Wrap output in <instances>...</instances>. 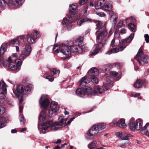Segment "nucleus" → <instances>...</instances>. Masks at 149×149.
<instances>
[{
	"label": "nucleus",
	"mask_w": 149,
	"mask_h": 149,
	"mask_svg": "<svg viewBox=\"0 0 149 149\" xmlns=\"http://www.w3.org/2000/svg\"><path fill=\"white\" fill-rule=\"evenodd\" d=\"M58 122H53L52 120L48 121L42 125H39L38 128L40 133H45L48 129L53 131L60 130L64 124L66 122L67 118L64 119L62 117L60 116L58 118Z\"/></svg>",
	"instance_id": "nucleus-1"
},
{
	"label": "nucleus",
	"mask_w": 149,
	"mask_h": 149,
	"mask_svg": "<svg viewBox=\"0 0 149 149\" xmlns=\"http://www.w3.org/2000/svg\"><path fill=\"white\" fill-rule=\"evenodd\" d=\"M96 26L97 27L95 29H98V30L95 33L96 35L97 36L96 38L97 42L102 46L106 43L107 37H109L112 34L113 32L112 31V29H110L107 35V30L105 27L103 26L104 24L102 22L97 21Z\"/></svg>",
	"instance_id": "nucleus-2"
},
{
	"label": "nucleus",
	"mask_w": 149,
	"mask_h": 149,
	"mask_svg": "<svg viewBox=\"0 0 149 149\" xmlns=\"http://www.w3.org/2000/svg\"><path fill=\"white\" fill-rule=\"evenodd\" d=\"M143 121L140 119H137L135 121L133 118H131L129 121L128 126L130 129L132 130H140L141 134H145L146 130L148 131L149 128V123L146 124L142 127Z\"/></svg>",
	"instance_id": "nucleus-3"
},
{
	"label": "nucleus",
	"mask_w": 149,
	"mask_h": 149,
	"mask_svg": "<svg viewBox=\"0 0 149 149\" xmlns=\"http://www.w3.org/2000/svg\"><path fill=\"white\" fill-rule=\"evenodd\" d=\"M112 8V3L111 1H108L106 2L104 6L102 8V10L105 11H109V14L111 17V18L113 19V25L114 27L116 23V20L118 17L117 14L116 12L111 11Z\"/></svg>",
	"instance_id": "nucleus-4"
},
{
	"label": "nucleus",
	"mask_w": 149,
	"mask_h": 149,
	"mask_svg": "<svg viewBox=\"0 0 149 149\" xmlns=\"http://www.w3.org/2000/svg\"><path fill=\"white\" fill-rule=\"evenodd\" d=\"M73 44V42L71 41L68 42L67 44L62 43L59 46L60 52L65 56V58L69 57L71 55L70 47Z\"/></svg>",
	"instance_id": "nucleus-5"
},
{
	"label": "nucleus",
	"mask_w": 149,
	"mask_h": 149,
	"mask_svg": "<svg viewBox=\"0 0 149 149\" xmlns=\"http://www.w3.org/2000/svg\"><path fill=\"white\" fill-rule=\"evenodd\" d=\"M92 92V88L90 87L85 88L82 89L80 88H78L76 92L77 95L81 97H83L86 93H87L89 96L91 97L93 95Z\"/></svg>",
	"instance_id": "nucleus-6"
},
{
	"label": "nucleus",
	"mask_w": 149,
	"mask_h": 149,
	"mask_svg": "<svg viewBox=\"0 0 149 149\" xmlns=\"http://www.w3.org/2000/svg\"><path fill=\"white\" fill-rule=\"evenodd\" d=\"M134 58L138 62L139 64L141 63L140 60L143 61L144 64H147L148 60L149 59V57L144 54L142 51L139 49L138 53Z\"/></svg>",
	"instance_id": "nucleus-7"
},
{
	"label": "nucleus",
	"mask_w": 149,
	"mask_h": 149,
	"mask_svg": "<svg viewBox=\"0 0 149 149\" xmlns=\"http://www.w3.org/2000/svg\"><path fill=\"white\" fill-rule=\"evenodd\" d=\"M7 4L9 8L11 9L16 8H17V5L15 3V0H9L7 2L6 0H0V7L3 8Z\"/></svg>",
	"instance_id": "nucleus-8"
},
{
	"label": "nucleus",
	"mask_w": 149,
	"mask_h": 149,
	"mask_svg": "<svg viewBox=\"0 0 149 149\" xmlns=\"http://www.w3.org/2000/svg\"><path fill=\"white\" fill-rule=\"evenodd\" d=\"M134 35V33H132L127 39H125L120 42L118 47L120 51H122L126 47L127 43H129L132 40Z\"/></svg>",
	"instance_id": "nucleus-9"
},
{
	"label": "nucleus",
	"mask_w": 149,
	"mask_h": 149,
	"mask_svg": "<svg viewBox=\"0 0 149 149\" xmlns=\"http://www.w3.org/2000/svg\"><path fill=\"white\" fill-rule=\"evenodd\" d=\"M32 49L31 46L29 45H27L24 49L20 56L19 58L24 60L26 57L29 56L31 52Z\"/></svg>",
	"instance_id": "nucleus-10"
},
{
	"label": "nucleus",
	"mask_w": 149,
	"mask_h": 149,
	"mask_svg": "<svg viewBox=\"0 0 149 149\" xmlns=\"http://www.w3.org/2000/svg\"><path fill=\"white\" fill-rule=\"evenodd\" d=\"M100 132H98L96 126L93 125L88 130L86 134V138L87 139H91L97 135Z\"/></svg>",
	"instance_id": "nucleus-11"
},
{
	"label": "nucleus",
	"mask_w": 149,
	"mask_h": 149,
	"mask_svg": "<svg viewBox=\"0 0 149 149\" xmlns=\"http://www.w3.org/2000/svg\"><path fill=\"white\" fill-rule=\"evenodd\" d=\"M6 85L3 81H0V99H3L6 94Z\"/></svg>",
	"instance_id": "nucleus-12"
},
{
	"label": "nucleus",
	"mask_w": 149,
	"mask_h": 149,
	"mask_svg": "<svg viewBox=\"0 0 149 149\" xmlns=\"http://www.w3.org/2000/svg\"><path fill=\"white\" fill-rule=\"evenodd\" d=\"M50 109L48 111L49 116L51 117L54 113L57 112L58 109V103L54 102H52L51 103Z\"/></svg>",
	"instance_id": "nucleus-13"
},
{
	"label": "nucleus",
	"mask_w": 149,
	"mask_h": 149,
	"mask_svg": "<svg viewBox=\"0 0 149 149\" xmlns=\"http://www.w3.org/2000/svg\"><path fill=\"white\" fill-rule=\"evenodd\" d=\"M39 102L41 106L45 109L48 107L49 104V100L44 95H42L39 101Z\"/></svg>",
	"instance_id": "nucleus-14"
},
{
	"label": "nucleus",
	"mask_w": 149,
	"mask_h": 149,
	"mask_svg": "<svg viewBox=\"0 0 149 149\" xmlns=\"http://www.w3.org/2000/svg\"><path fill=\"white\" fill-rule=\"evenodd\" d=\"M13 93L16 95V96L19 97L21 93L24 91V86L20 85L17 86L16 89L15 90L13 89Z\"/></svg>",
	"instance_id": "nucleus-15"
},
{
	"label": "nucleus",
	"mask_w": 149,
	"mask_h": 149,
	"mask_svg": "<svg viewBox=\"0 0 149 149\" xmlns=\"http://www.w3.org/2000/svg\"><path fill=\"white\" fill-rule=\"evenodd\" d=\"M98 43L99 45L98 44L95 45L91 51V54L92 55H95L97 54L100 51L101 47L104 46H102L101 44H100Z\"/></svg>",
	"instance_id": "nucleus-16"
},
{
	"label": "nucleus",
	"mask_w": 149,
	"mask_h": 149,
	"mask_svg": "<svg viewBox=\"0 0 149 149\" xmlns=\"http://www.w3.org/2000/svg\"><path fill=\"white\" fill-rule=\"evenodd\" d=\"M106 81L107 83V84L109 85H104L103 88L105 90H107L109 89L111 87V85L113 84V79L111 78V76H109L107 77L106 78Z\"/></svg>",
	"instance_id": "nucleus-17"
},
{
	"label": "nucleus",
	"mask_w": 149,
	"mask_h": 149,
	"mask_svg": "<svg viewBox=\"0 0 149 149\" xmlns=\"http://www.w3.org/2000/svg\"><path fill=\"white\" fill-rule=\"evenodd\" d=\"M23 107L22 106H19V112L20 115H19V119L21 123V125L22 127H23L25 125V120L24 119V116L22 114L23 109Z\"/></svg>",
	"instance_id": "nucleus-18"
},
{
	"label": "nucleus",
	"mask_w": 149,
	"mask_h": 149,
	"mask_svg": "<svg viewBox=\"0 0 149 149\" xmlns=\"http://www.w3.org/2000/svg\"><path fill=\"white\" fill-rule=\"evenodd\" d=\"M106 3L105 0H98L95 5V8L97 9H102Z\"/></svg>",
	"instance_id": "nucleus-19"
},
{
	"label": "nucleus",
	"mask_w": 149,
	"mask_h": 149,
	"mask_svg": "<svg viewBox=\"0 0 149 149\" xmlns=\"http://www.w3.org/2000/svg\"><path fill=\"white\" fill-rule=\"evenodd\" d=\"M88 73L89 75L93 77L98 75L99 71L96 68H93L88 71Z\"/></svg>",
	"instance_id": "nucleus-20"
},
{
	"label": "nucleus",
	"mask_w": 149,
	"mask_h": 149,
	"mask_svg": "<svg viewBox=\"0 0 149 149\" xmlns=\"http://www.w3.org/2000/svg\"><path fill=\"white\" fill-rule=\"evenodd\" d=\"M110 73L111 75L113 76L116 81L118 80L121 78V73L120 72H117L114 71H111Z\"/></svg>",
	"instance_id": "nucleus-21"
},
{
	"label": "nucleus",
	"mask_w": 149,
	"mask_h": 149,
	"mask_svg": "<svg viewBox=\"0 0 149 149\" xmlns=\"http://www.w3.org/2000/svg\"><path fill=\"white\" fill-rule=\"evenodd\" d=\"M33 37L30 34H28L26 35V37L27 39V41L29 43L32 44L36 42V38Z\"/></svg>",
	"instance_id": "nucleus-22"
},
{
	"label": "nucleus",
	"mask_w": 149,
	"mask_h": 149,
	"mask_svg": "<svg viewBox=\"0 0 149 149\" xmlns=\"http://www.w3.org/2000/svg\"><path fill=\"white\" fill-rule=\"evenodd\" d=\"M77 8V6L76 4H72L71 5H70L69 10L71 15H74L76 13Z\"/></svg>",
	"instance_id": "nucleus-23"
},
{
	"label": "nucleus",
	"mask_w": 149,
	"mask_h": 149,
	"mask_svg": "<svg viewBox=\"0 0 149 149\" xmlns=\"http://www.w3.org/2000/svg\"><path fill=\"white\" fill-rule=\"evenodd\" d=\"M116 125L121 128H125L127 126L126 125L124 120L120 119L116 123Z\"/></svg>",
	"instance_id": "nucleus-24"
},
{
	"label": "nucleus",
	"mask_w": 149,
	"mask_h": 149,
	"mask_svg": "<svg viewBox=\"0 0 149 149\" xmlns=\"http://www.w3.org/2000/svg\"><path fill=\"white\" fill-rule=\"evenodd\" d=\"M92 91V93L93 94V96L95 95L101 94L102 93V89L97 86L95 87L94 88L93 91Z\"/></svg>",
	"instance_id": "nucleus-25"
},
{
	"label": "nucleus",
	"mask_w": 149,
	"mask_h": 149,
	"mask_svg": "<svg viewBox=\"0 0 149 149\" xmlns=\"http://www.w3.org/2000/svg\"><path fill=\"white\" fill-rule=\"evenodd\" d=\"M8 121L5 117H0V128H2L6 126L5 123Z\"/></svg>",
	"instance_id": "nucleus-26"
},
{
	"label": "nucleus",
	"mask_w": 149,
	"mask_h": 149,
	"mask_svg": "<svg viewBox=\"0 0 149 149\" xmlns=\"http://www.w3.org/2000/svg\"><path fill=\"white\" fill-rule=\"evenodd\" d=\"M46 113L45 110L41 112L39 116V120L41 123L44 121L46 116Z\"/></svg>",
	"instance_id": "nucleus-27"
},
{
	"label": "nucleus",
	"mask_w": 149,
	"mask_h": 149,
	"mask_svg": "<svg viewBox=\"0 0 149 149\" xmlns=\"http://www.w3.org/2000/svg\"><path fill=\"white\" fill-rule=\"evenodd\" d=\"M94 125L96 126V127L99 132L104 129L106 127V125L103 123H98Z\"/></svg>",
	"instance_id": "nucleus-28"
},
{
	"label": "nucleus",
	"mask_w": 149,
	"mask_h": 149,
	"mask_svg": "<svg viewBox=\"0 0 149 149\" xmlns=\"http://www.w3.org/2000/svg\"><path fill=\"white\" fill-rule=\"evenodd\" d=\"M80 85L81 87L85 86L86 84L89 83V81L85 77L82 78L80 81Z\"/></svg>",
	"instance_id": "nucleus-29"
},
{
	"label": "nucleus",
	"mask_w": 149,
	"mask_h": 149,
	"mask_svg": "<svg viewBox=\"0 0 149 149\" xmlns=\"http://www.w3.org/2000/svg\"><path fill=\"white\" fill-rule=\"evenodd\" d=\"M91 21V19L88 18H81L78 20L77 24L79 26H80L82 24L84 23L90 22Z\"/></svg>",
	"instance_id": "nucleus-30"
},
{
	"label": "nucleus",
	"mask_w": 149,
	"mask_h": 149,
	"mask_svg": "<svg viewBox=\"0 0 149 149\" xmlns=\"http://www.w3.org/2000/svg\"><path fill=\"white\" fill-rule=\"evenodd\" d=\"M34 38L36 39L38 38L41 36V34L38 31L34 30L31 33V34Z\"/></svg>",
	"instance_id": "nucleus-31"
},
{
	"label": "nucleus",
	"mask_w": 149,
	"mask_h": 149,
	"mask_svg": "<svg viewBox=\"0 0 149 149\" xmlns=\"http://www.w3.org/2000/svg\"><path fill=\"white\" fill-rule=\"evenodd\" d=\"M7 44L6 43H3L0 49V55H3L6 49Z\"/></svg>",
	"instance_id": "nucleus-32"
},
{
	"label": "nucleus",
	"mask_w": 149,
	"mask_h": 149,
	"mask_svg": "<svg viewBox=\"0 0 149 149\" xmlns=\"http://www.w3.org/2000/svg\"><path fill=\"white\" fill-rule=\"evenodd\" d=\"M70 49H71L70 52L71 51L74 53H79L77 46L74 45V43L70 47Z\"/></svg>",
	"instance_id": "nucleus-33"
},
{
	"label": "nucleus",
	"mask_w": 149,
	"mask_h": 149,
	"mask_svg": "<svg viewBox=\"0 0 149 149\" xmlns=\"http://www.w3.org/2000/svg\"><path fill=\"white\" fill-rule=\"evenodd\" d=\"M133 136L130 134L125 133L123 134L121 139L123 140H129V137H132Z\"/></svg>",
	"instance_id": "nucleus-34"
},
{
	"label": "nucleus",
	"mask_w": 149,
	"mask_h": 149,
	"mask_svg": "<svg viewBox=\"0 0 149 149\" xmlns=\"http://www.w3.org/2000/svg\"><path fill=\"white\" fill-rule=\"evenodd\" d=\"M97 142L95 141H93L88 145V147L90 149H96Z\"/></svg>",
	"instance_id": "nucleus-35"
},
{
	"label": "nucleus",
	"mask_w": 149,
	"mask_h": 149,
	"mask_svg": "<svg viewBox=\"0 0 149 149\" xmlns=\"http://www.w3.org/2000/svg\"><path fill=\"white\" fill-rule=\"evenodd\" d=\"M124 22L127 24L128 23H131L132 22H134L135 21V19L132 17H129L125 19L124 20Z\"/></svg>",
	"instance_id": "nucleus-36"
},
{
	"label": "nucleus",
	"mask_w": 149,
	"mask_h": 149,
	"mask_svg": "<svg viewBox=\"0 0 149 149\" xmlns=\"http://www.w3.org/2000/svg\"><path fill=\"white\" fill-rule=\"evenodd\" d=\"M143 81L140 80H138L135 83L134 86L135 88H140L142 85Z\"/></svg>",
	"instance_id": "nucleus-37"
},
{
	"label": "nucleus",
	"mask_w": 149,
	"mask_h": 149,
	"mask_svg": "<svg viewBox=\"0 0 149 149\" xmlns=\"http://www.w3.org/2000/svg\"><path fill=\"white\" fill-rule=\"evenodd\" d=\"M118 49L116 48H114L113 49H111L106 52V54H110L112 53H115L118 52L119 51Z\"/></svg>",
	"instance_id": "nucleus-38"
},
{
	"label": "nucleus",
	"mask_w": 149,
	"mask_h": 149,
	"mask_svg": "<svg viewBox=\"0 0 149 149\" xmlns=\"http://www.w3.org/2000/svg\"><path fill=\"white\" fill-rule=\"evenodd\" d=\"M33 86L32 84H30L26 86V87H24V91L25 93H29L30 92L33 88Z\"/></svg>",
	"instance_id": "nucleus-39"
},
{
	"label": "nucleus",
	"mask_w": 149,
	"mask_h": 149,
	"mask_svg": "<svg viewBox=\"0 0 149 149\" xmlns=\"http://www.w3.org/2000/svg\"><path fill=\"white\" fill-rule=\"evenodd\" d=\"M9 69L10 70H17L20 69V67H17L15 65H12V64H10L9 65Z\"/></svg>",
	"instance_id": "nucleus-40"
},
{
	"label": "nucleus",
	"mask_w": 149,
	"mask_h": 149,
	"mask_svg": "<svg viewBox=\"0 0 149 149\" xmlns=\"http://www.w3.org/2000/svg\"><path fill=\"white\" fill-rule=\"evenodd\" d=\"M129 28L133 31L135 32L136 30V27L135 25L131 23H130L128 24Z\"/></svg>",
	"instance_id": "nucleus-41"
},
{
	"label": "nucleus",
	"mask_w": 149,
	"mask_h": 149,
	"mask_svg": "<svg viewBox=\"0 0 149 149\" xmlns=\"http://www.w3.org/2000/svg\"><path fill=\"white\" fill-rule=\"evenodd\" d=\"M21 60V59L19 58V59H17L15 60V63L16 64V66H17V67L19 66L20 69L21 68V66L22 64V62Z\"/></svg>",
	"instance_id": "nucleus-42"
},
{
	"label": "nucleus",
	"mask_w": 149,
	"mask_h": 149,
	"mask_svg": "<svg viewBox=\"0 0 149 149\" xmlns=\"http://www.w3.org/2000/svg\"><path fill=\"white\" fill-rule=\"evenodd\" d=\"M10 44L12 45H17L19 43V42L17 38L13 39L9 42Z\"/></svg>",
	"instance_id": "nucleus-43"
},
{
	"label": "nucleus",
	"mask_w": 149,
	"mask_h": 149,
	"mask_svg": "<svg viewBox=\"0 0 149 149\" xmlns=\"http://www.w3.org/2000/svg\"><path fill=\"white\" fill-rule=\"evenodd\" d=\"M6 108L3 106L0 105V115H3L5 112Z\"/></svg>",
	"instance_id": "nucleus-44"
},
{
	"label": "nucleus",
	"mask_w": 149,
	"mask_h": 149,
	"mask_svg": "<svg viewBox=\"0 0 149 149\" xmlns=\"http://www.w3.org/2000/svg\"><path fill=\"white\" fill-rule=\"evenodd\" d=\"M24 1V0H15V3L18 5H22Z\"/></svg>",
	"instance_id": "nucleus-45"
},
{
	"label": "nucleus",
	"mask_w": 149,
	"mask_h": 149,
	"mask_svg": "<svg viewBox=\"0 0 149 149\" xmlns=\"http://www.w3.org/2000/svg\"><path fill=\"white\" fill-rule=\"evenodd\" d=\"M71 19V17H68V18L67 19H66L65 18L63 19V22H62V24L63 25L66 24H67V23H68V20H70Z\"/></svg>",
	"instance_id": "nucleus-46"
},
{
	"label": "nucleus",
	"mask_w": 149,
	"mask_h": 149,
	"mask_svg": "<svg viewBox=\"0 0 149 149\" xmlns=\"http://www.w3.org/2000/svg\"><path fill=\"white\" fill-rule=\"evenodd\" d=\"M93 80V82H94L96 84H97L98 83V79L95 76L91 77Z\"/></svg>",
	"instance_id": "nucleus-47"
},
{
	"label": "nucleus",
	"mask_w": 149,
	"mask_h": 149,
	"mask_svg": "<svg viewBox=\"0 0 149 149\" xmlns=\"http://www.w3.org/2000/svg\"><path fill=\"white\" fill-rule=\"evenodd\" d=\"M53 50H54L56 53H58L60 51V49L58 48L57 47L54 46L52 49Z\"/></svg>",
	"instance_id": "nucleus-48"
},
{
	"label": "nucleus",
	"mask_w": 149,
	"mask_h": 149,
	"mask_svg": "<svg viewBox=\"0 0 149 149\" xmlns=\"http://www.w3.org/2000/svg\"><path fill=\"white\" fill-rule=\"evenodd\" d=\"M96 14L100 17H104L106 16V14L103 12L96 13Z\"/></svg>",
	"instance_id": "nucleus-49"
},
{
	"label": "nucleus",
	"mask_w": 149,
	"mask_h": 149,
	"mask_svg": "<svg viewBox=\"0 0 149 149\" xmlns=\"http://www.w3.org/2000/svg\"><path fill=\"white\" fill-rule=\"evenodd\" d=\"M145 40L146 43L149 42V36L148 34H146L144 36Z\"/></svg>",
	"instance_id": "nucleus-50"
},
{
	"label": "nucleus",
	"mask_w": 149,
	"mask_h": 149,
	"mask_svg": "<svg viewBox=\"0 0 149 149\" xmlns=\"http://www.w3.org/2000/svg\"><path fill=\"white\" fill-rule=\"evenodd\" d=\"M52 74L53 75H55L57 73H59V71L56 69H53L52 70Z\"/></svg>",
	"instance_id": "nucleus-51"
},
{
	"label": "nucleus",
	"mask_w": 149,
	"mask_h": 149,
	"mask_svg": "<svg viewBox=\"0 0 149 149\" xmlns=\"http://www.w3.org/2000/svg\"><path fill=\"white\" fill-rule=\"evenodd\" d=\"M122 133L121 132H118L116 133V135L118 138H120L122 135Z\"/></svg>",
	"instance_id": "nucleus-52"
},
{
	"label": "nucleus",
	"mask_w": 149,
	"mask_h": 149,
	"mask_svg": "<svg viewBox=\"0 0 149 149\" xmlns=\"http://www.w3.org/2000/svg\"><path fill=\"white\" fill-rule=\"evenodd\" d=\"M117 123L116 121L115 120H113L112 122L109 123V125L111 126H114Z\"/></svg>",
	"instance_id": "nucleus-53"
},
{
	"label": "nucleus",
	"mask_w": 149,
	"mask_h": 149,
	"mask_svg": "<svg viewBox=\"0 0 149 149\" xmlns=\"http://www.w3.org/2000/svg\"><path fill=\"white\" fill-rule=\"evenodd\" d=\"M87 1V0H80L79 2V3L81 5H82L84 4Z\"/></svg>",
	"instance_id": "nucleus-54"
},
{
	"label": "nucleus",
	"mask_w": 149,
	"mask_h": 149,
	"mask_svg": "<svg viewBox=\"0 0 149 149\" xmlns=\"http://www.w3.org/2000/svg\"><path fill=\"white\" fill-rule=\"evenodd\" d=\"M115 40L114 39H113L111 42V46L112 47H114L116 46V45L115 44Z\"/></svg>",
	"instance_id": "nucleus-55"
},
{
	"label": "nucleus",
	"mask_w": 149,
	"mask_h": 149,
	"mask_svg": "<svg viewBox=\"0 0 149 149\" xmlns=\"http://www.w3.org/2000/svg\"><path fill=\"white\" fill-rule=\"evenodd\" d=\"M124 22L123 21H120L118 24V26L122 27L125 26V25L123 23Z\"/></svg>",
	"instance_id": "nucleus-56"
},
{
	"label": "nucleus",
	"mask_w": 149,
	"mask_h": 149,
	"mask_svg": "<svg viewBox=\"0 0 149 149\" xmlns=\"http://www.w3.org/2000/svg\"><path fill=\"white\" fill-rule=\"evenodd\" d=\"M46 79H48L50 81H52L54 80V78L51 76H48L46 77Z\"/></svg>",
	"instance_id": "nucleus-57"
},
{
	"label": "nucleus",
	"mask_w": 149,
	"mask_h": 149,
	"mask_svg": "<svg viewBox=\"0 0 149 149\" xmlns=\"http://www.w3.org/2000/svg\"><path fill=\"white\" fill-rule=\"evenodd\" d=\"M83 40V38L82 37H80L77 39V41L79 42H81Z\"/></svg>",
	"instance_id": "nucleus-58"
},
{
	"label": "nucleus",
	"mask_w": 149,
	"mask_h": 149,
	"mask_svg": "<svg viewBox=\"0 0 149 149\" xmlns=\"http://www.w3.org/2000/svg\"><path fill=\"white\" fill-rule=\"evenodd\" d=\"M75 117H73L70 118L67 123V124L68 125L70 124L71 122L75 118Z\"/></svg>",
	"instance_id": "nucleus-59"
},
{
	"label": "nucleus",
	"mask_w": 149,
	"mask_h": 149,
	"mask_svg": "<svg viewBox=\"0 0 149 149\" xmlns=\"http://www.w3.org/2000/svg\"><path fill=\"white\" fill-rule=\"evenodd\" d=\"M81 49L83 52H85L88 50L87 48L86 47H85L84 46L82 47Z\"/></svg>",
	"instance_id": "nucleus-60"
},
{
	"label": "nucleus",
	"mask_w": 149,
	"mask_h": 149,
	"mask_svg": "<svg viewBox=\"0 0 149 149\" xmlns=\"http://www.w3.org/2000/svg\"><path fill=\"white\" fill-rule=\"evenodd\" d=\"M68 29L69 30H70L72 28V25L71 23H70L68 24L67 26Z\"/></svg>",
	"instance_id": "nucleus-61"
},
{
	"label": "nucleus",
	"mask_w": 149,
	"mask_h": 149,
	"mask_svg": "<svg viewBox=\"0 0 149 149\" xmlns=\"http://www.w3.org/2000/svg\"><path fill=\"white\" fill-rule=\"evenodd\" d=\"M126 32V30L125 29H123L120 31V33L122 34L125 33Z\"/></svg>",
	"instance_id": "nucleus-62"
},
{
	"label": "nucleus",
	"mask_w": 149,
	"mask_h": 149,
	"mask_svg": "<svg viewBox=\"0 0 149 149\" xmlns=\"http://www.w3.org/2000/svg\"><path fill=\"white\" fill-rule=\"evenodd\" d=\"M7 62L9 63L10 64H11L12 63V60L10 57H9L8 58V60L7 61Z\"/></svg>",
	"instance_id": "nucleus-63"
},
{
	"label": "nucleus",
	"mask_w": 149,
	"mask_h": 149,
	"mask_svg": "<svg viewBox=\"0 0 149 149\" xmlns=\"http://www.w3.org/2000/svg\"><path fill=\"white\" fill-rule=\"evenodd\" d=\"M144 134H146L148 137H149V128L148 129V131L146 130V133Z\"/></svg>",
	"instance_id": "nucleus-64"
}]
</instances>
